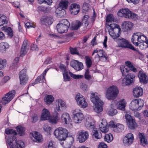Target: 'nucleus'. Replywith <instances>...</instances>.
<instances>
[{
    "mask_svg": "<svg viewBox=\"0 0 148 148\" xmlns=\"http://www.w3.org/2000/svg\"><path fill=\"white\" fill-rule=\"evenodd\" d=\"M108 26V27H110L108 30L110 35L117 43L119 47L129 49L133 47L132 45L130 44L127 40L123 38H119L121 32L119 25L115 23H112Z\"/></svg>",
    "mask_w": 148,
    "mask_h": 148,
    "instance_id": "nucleus-1",
    "label": "nucleus"
},
{
    "mask_svg": "<svg viewBox=\"0 0 148 148\" xmlns=\"http://www.w3.org/2000/svg\"><path fill=\"white\" fill-rule=\"evenodd\" d=\"M56 107L55 112L51 117L49 119V122L52 124H56L59 120L58 114L57 111L62 110L66 108V105L64 102L61 99H59L56 102Z\"/></svg>",
    "mask_w": 148,
    "mask_h": 148,
    "instance_id": "nucleus-2",
    "label": "nucleus"
},
{
    "mask_svg": "<svg viewBox=\"0 0 148 148\" xmlns=\"http://www.w3.org/2000/svg\"><path fill=\"white\" fill-rule=\"evenodd\" d=\"M94 120L88 118L85 122V125L86 128L89 130H93L92 138L94 140H97L101 138L102 136L101 133L98 132L95 127Z\"/></svg>",
    "mask_w": 148,
    "mask_h": 148,
    "instance_id": "nucleus-3",
    "label": "nucleus"
},
{
    "mask_svg": "<svg viewBox=\"0 0 148 148\" xmlns=\"http://www.w3.org/2000/svg\"><path fill=\"white\" fill-rule=\"evenodd\" d=\"M7 145L10 148H23L25 147L24 143L21 140L17 141L15 136H10L7 139L5 137Z\"/></svg>",
    "mask_w": 148,
    "mask_h": 148,
    "instance_id": "nucleus-4",
    "label": "nucleus"
},
{
    "mask_svg": "<svg viewBox=\"0 0 148 148\" xmlns=\"http://www.w3.org/2000/svg\"><path fill=\"white\" fill-rule=\"evenodd\" d=\"M68 131L66 129L59 127L54 132L56 137L60 140H64L68 136Z\"/></svg>",
    "mask_w": 148,
    "mask_h": 148,
    "instance_id": "nucleus-5",
    "label": "nucleus"
},
{
    "mask_svg": "<svg viewBox=\"0 0 148 148\" xmlns=\"http://www.w3.org/2000/svg\"><path fill=\"white\" fill-rule=\"evenodd\" d=\"M118 93L117 87L116 86H112L109 88L107 90L106 97L108 100H113L116 97Z\"/></svg>",
    "mask_w": 148,
    "mask_h": 148,
    "instance_id": "nucleus-6",
    "label": "nucleus"
},
{
    "mask_svg": "<svg viewBox=\"0 0 148 148\" xmlns=\"http://www.w3.org/2000/svg\"><path fill=\"white\" fill-rule=\"evenodd\" d=\"M135 76L134 74L130 73L126 75L123 79L122 84L123 86L132 84L135 81Z\"/></svg>",
    "mask_w": 148,
    "mask_h": 148,
    "instance_id": "nucleus-7",
    "label": "nucleus"
},
{
    "mask_svg": "<svg viewBox=\"0 0 148 148\" xmlns=\"http://www.w3.org/2000/svg\"><path fill=\"white\" fill-rule=\"evenodd\" d=\"M16 91L14 90H12L7 93L5 96L2 98L1 103L2 104L5 105L10 101L14 97Z\"/></svg>",
    "mask_w": 148,
    "mask_h": 148,
    "instance_id": "nucleus-8",
    "label": "nucleus"
},
{
    "mask_svg": "<svg viewBox=\"0 0 148 148\" xmlns=\"http://www.w3.org/2000/svg\"><path fill=\"white\" fill-rule=\"evenodd\" d=\"M26 69H23L21 71L19 74L20 84L21 85H24L27 83L28 77L26 75Z\"/></svg>",
    "mask_w": 148,
    "mask_h": 148,
    "instance_id": "nucleus-9",
    "label": "nucleus"
},
{
    "mask_svg": "<svg viewBox=\"0 0 148 148\" xmlns=\"http://www.w3.org/2000/svg\"><path fill=\"white\" fill-rule=\"evenodd\" d=\"M61 119L62 122L66 125V126L69 128L72 127V120L71 119L69 114L65 112L63 113L61 117Z\"/></svg>",
    "mask_w": 148,
    "mask_h": 148,
    "instance_id": "nucleus-10",
    "label": "nucleus"
},
{
    "mask_svg": "<svg viewBox=\"0 0 148 148\" xmlns=\"http://www.w3.org/2000/svg\"><path fill=\"white\" fill-rule=\"evenodd\" d=\"M122 12L124 13V17L129 19L136 20L137 18V14L132 12L128 8L123 9Z\"/></svg>",
    "mask_w": 148,
    "mask_h": 148,
    "instance_id": "nucleus-11",
    "label": "nucleus"
},
{
    "mask_svg": "<svg viewBox=\"0 0 148 148\" xmlns=\"http://www.w3.org/2000/svg\"><path fill=\"white\" fill-rule=\"evenodd\" d=\"M75 99L78 105L82 108H85L87 106V103L84 97L79 94L77 95Z\"/></svg>",
    "mask_w": 148,
    "mask_h": 148,
    "instance_id": "nucleus-12",
    "label": "nucleus"
},
{
    "mask_svg": "<svg viewBox=\"0 0 148 148\" xmlns=\"http://www.w3.org/2000/svg\"><path fill=\"white\" fill-rule=\"evenodd\" d=\"M77 139L79 142L82 143L84 142L89 138V134L87 131L82 130L79 132L77 135Z\"/></svg>",
    "mask_w": 148,
    "mask_h": 148,
    "instance_id": "nucleus-13",
    "label": "nucleus"
},
{
    "mask_svg": "<svg viewBox=\"0 0 148 148\" xmlns=\"http://www.w3.org/2000/svg\"><path fill=\"white\" fill-rule=\"evenodd\" d=\"M134 140L133 134L129 133L123 138V142L125 145L129 146L132 143Z\"/></svg>",
    "mask_w": 148,
    "mask_h": 148,
    "instance_id": "nucleus-14",
    "label": "nucleus"
},
{
    "mask_svg": "<svg viewBox=\"0 0 148 148\" xmlns=\"http://www.w3.org/2000/svg\"><path fill=\"white\" fill-rule=\"evenodd\" d=\"M76 110H74L73 112L74 122L76 123H81L84 119V116L82 113L81 112H76Z\"/></svg>",
    "mask_w": 148,
    "mask_h": 148,
    "instance_id": "nucleus-15",
    "label": "nucleus"
},
{
    "mask_svg": "<svg viewBox=\"0 0 148 148\" xmlns=\"http://www.w3.org/2000/svg\"><path fill=\"white\" fill-rule=\"evenodd\" d=\"M138 77L140 83L143 84H146L148 81V77L142 71H140L138 73Z\"/></svg>",
    "mask_w": 148,
    "mask_h": 148,
    "instance_id": "nucleus-16",
    "label": "nucleus"
},
{
    "mask_svg": "<svg viewBox=\"0 0 148 148\" xmlns=\"http://www.w3.org/2000/svg\"><path fill=\"white\" fill-rule=\"evenodd\" d=\"M70 65L77 71H80L83 69L84 66L82 62L77 60H74L71 62Z\"/></svg>",
    "mask_w": 148,
    "mask_h": 148,
    "instance_id": "nucleus-17",
    "label": "nucleus"
},
{
    "mask_svg": "<svg viewBox=\"0 0 148 148\" xmlns=\"http://www.w3.org/2000/svg\"><path fill=\"white\" fill-rule=\"evenodd\" d=\"M40 23L42 25L48 26L53 23V19L51 17L44 16L40 19Z\"/></svg>",
    "mask_w": 148,
    "mask_h": 148,
    "instance_id": "nucleus-18",
    "label": "nucleus"
},
{
    "mask_svg": "<svg viewBox=\"0 0 148 148\" xmlns=\"http://www.w3.org/2000/svg\"><path fill=\"white\" fill-rule=\"evenodd\" d=\"M28 41L27 40H25L22 46L20 51L21 54L25 55L29 49V46L28 43Z\"/></svg>",
    "mask_w": 148,
    "mask_h": 148,
    "instance_id": "nucleus-19",
    "label": "nucleus"
},
{
    "mask_svg": "<svg viewBox=\"0 0 148 148\" xmlns=\"http://www.w3.org/2000/svg\"><path fill=\"white\" fill-rule=\"evenodd\" d=\"M133 92L134 97H138L141 96L143 93V89L140 87L134 88Z\"/></svg>",
    "mask_w": 148,
    "mask_h": 148,
    "instance_id": "nucleus-20",
    "label": "nucleus"
},
{
    "mask_svg": "<svg viewBox=\"0 0 148 148\" xmlns=\"http://www.w3.org/2000/svg\"><path fill=\"white\" fill-rule=\"evenodd\" d=\"M56 27L58 32L60 34L66 32L69 28L66 27V26H64L59 23L57 24Z\"/></svg>",
    "mask_w": 148,
    "mask_h": 148,
    "instance_id": "nucleus-21",
    "label": "nucleus"
},
{
    "mask_svg": "<svg viewBox=\"0 0 148 148\" xmlns=\"http://www.w3.org/2000/svg\"><path fill=\"white\" fill-rule=\"evenodd\" d=\"M90 99L91 101L95 104H98L99 103H101L103 102L100 99L99 97L95 93H92L90 96Z\"/></svg>",
    "mask_w": 148,
    "mask_h": 148,
    "instance_id": "nucleus-22",
    "label": "nucleus"
},
{
    "mask_svg": "<svg viewBox=\"0 0 148 148\" xmlns=\"http://www.w3.org/2000/svg\"><path fill=\"white\" fill-rule=\"evenodd\" d=\"M42 138V135L37 132H35L34 134H33L32 139L33 141L36 142H40Z\"/></svg>",
    "mask_w": 148,
    "mask_h": 148,
    "instance_id": "nucleus-23",
    "label": "nucleus"
},
{
    "mask_svg": "<svg viewBox=\"0 0 148 148\" xmlns=\"http://www.w3.org/2000/svg\"><path fill=\"white\" fill-rule=\"evenodd\" d=\"M82 24L79 21L77 20L71 25L70 28L73 30H78L82 26Z\"/></svg>",
    "mask_w": 148,
    "mask_h": 148,
    "instance_id": "nucleus-24",
    "label": "nucleus"
},
{
    "mask_svg": "<svg viewBox=\"0 0 148 148\" xmlns=\"http://www.w3.org/2000/svg\"><path fill=\"white\" fill-rule=\"evenodd\" d=\"M50 116V113L49 111L45 108L42 110V112L41 116V120H45L49 119Z\"/></svg>",
    "mask_w": 148,
    "mask_h": 148,
    "instance_id": "nucleus-25",
    "label": "nucleus"
},
{
    "mask_svg": "<svg viewBox=\"0 0 148 148\" xmlns=\"http://www.w3.org/2000/svg\"><path fill=\"white\" fill-rule=\"evenodd\" d=\"M138 100L134 99L133 100L130 104V109L132 110H138Z\"/></svg>",
    "mask_w": 148,
    "mask_h": 148,
    "instance_id": "nucleus-26",
    "label": "nucleus"
},
{
    "mask_svg": "<svg viewBox=\"0 0 148 148\" xmlns=\"http://www.w3.org/2000/svg\"><path fill=\"white\" fill-rule=\"evenodd\" d=\"M138 34V36L137 38V43L136 45V46H138L142 42L145 40L146 39L145 36L143 34L140 33H137Z\"/></svg>",
    "mask_w": 148,
    "mask_h": 148,
    "instance_id": "nucleus-27",
    "label": "nucleus"
},
{
    "mask_svg": "<svg viewBox=\"0 0 148 148\" xmlns=\"http://www.w3.org/2000/svg\"><path fill=\"white\" fill-rule=\"evenodd\" d=\"M69 3V1L68 0H61L59 4L60 7L59 8L65 11V10L67 8Z\"/></svg>",
    "mask_w": 148,
    "mask_h": 148,
    "instance_id": "nucleus-28",
    "label": "nucleus"
},
{
    "mask_svg": "<svg viewBox=\"0 0 148 148\" xmlns=\"http://www.w3.org/2000/svg\"><path fill=\"white\" fill-rule=\"evenodd\" d=\"M138 137L140 139L141 144L143 145L147 144V140L145 138V136L143 133L139 132L138 134Z\"/></svg>",
    "mask_w": 148,
    "mask_h": 148,
    "instance_id": "nucleus-29",
    "label": "nucleus"
},
{
    "mask_svg": "<svg viewBox=\"0 0 148 148\" xmlns=\"http://www.w3.org/2000/svg\"><path fill=\"white\" fill-rule=\"evenodd\" d=\"M123 24L124 26L125 30V31L131 30L133 26V24L129 21H125Z\"/></svg>",
    "mask_w": 148,
    "mask_h": 148,
    "instance_id": "nucleus-30",
    "label": "nucleus"
},
{
    "mask_svg": "<svg viewBox=\"0 0 148 148\" xmlns=\"http://www.w3.org/2000/svg\"><path fill=\"white\" fill-rule=\"evenodd\" d=\"M124 126L123 125L118 123L116 124V126L113 129V130L116 132H120L124 130Z\"/></svg>",
    "mask_w": 148,
    "mask_h": 148,
    "instance_id": "nucleus-31",
    "label": "nucleus"
},
{
    "mask_svg": "<svg viewBox=\"0 0 148 148\" xmlns=\"http://www.w3.org/2000/svg\"><path fill=\"white\" fill-rule=\"evenodd\" d=\"M103 103H99L98 104H96L95 105V107L94 108L95 111L97 113H99L101 112L103 110Z\"/></svg>",
    "mask_w": 148,
    "mask_h": 148,
    "instance_id": "nucleus-32",
    "label": "nucleus"
},
{
    "mask_svg": "<svg viewBox=\"0 0 148 148\" xmlns=\"http://www.w3.org/2000/svg\"><path fill=\"white\" fill-rule=\"evenodd\" d=\"M126 103L124 99H122L119 102V104L118 106V109H119L124 110L126 106Z\"/></svg>",
    "mask_w": 148,
    "mask_h": 148,
    "instance_id": "nucleus-33",
    "label": "nucleus"
},
{
    "mask_svg": "<svg viewBox=\"0 0 148 148\" xmlns=\"http://www.w3.org/2000/svg\"><path fill=\"white\" fill-rule=\"evenodd\" d=\"M0 51L2 52H5L9 47V45L7 42H2L0 44Z\"/></svg>",
    "mask_w": 148,
    "mask_h": 148,
    "instance_id": "nucleus-34",
    "label": "nucleus"
},
{
    "mask_svg": "<svg viewBox=\"0 0 148 148\" xmlns=\"http://www.w3.org/2000/svg\"><path fill=\"white\" fill-rule=\"evenodd\" d=\"M18 135L20 136H22L25 134V128L19 125L16 127Z\"/></svg>",
    "mask_w": 148,
    "mask_h": 148,
    "instance_id": "nucleus-35",
    "label": "nucleus"
},
{
    "mask_svg": "<svg viewBox=\"0 0 148 148\" xmlns=\"http://www.w3.org/2000/svg\"><path fill=\"white\" fill-rule=\"evenodd\" d=\"M145 38V40L142 42L141 43L138 45L142 49H145L148 47V39L146 36Z\"/></svg>",
    "mask_w": 148,
    "mask_h": 148,
    "instance_id": "nucleus-36",
    "label": "nucleus"
},
{
    "mask_svg": "<svg viewBox=\"0 0 148 148\" xmlns=\"http://www.w3.org/2000/svg\"><path fill=\"white\" fill-rule=\"evenodd\" d=\"M132 48H130V49L135 51L134 53V55L136 58H138L140 56L142 55V53L139 51L138 49L135 48L133 45H132Z\"/></svg>",
    "mask_w": 148,
    "mask_h": 148,
    "instance_id": "nucleus-37",
    "label": "nucleus"
},
{
    "mask_svg": "<svg viewBox=\"0 0 148 148\" xmlns=\"http://www.w3.org/2000/svg\"><path fill=\"white\" fill-rule=\"evenodd\" d=\"M54 97L51 95H47L46 96L45 99V101L48 104H50L53 101Z\"/></svg>",
    "mask_w": 148,
    "mask_h": 148,
    "instance_id": "nucleus-38",
    "label": "nucleus"
},
{
    "mask_svg": "<svg viewBox=\"0 0 148 148\" xmlns=\"http://www.w3.org/2000/svg\"><path fill=\"white\" fill-rule=\"evenodd\" d=\"M128 127L129 128L131 129H135L136 126V123L135 120L133 119L127 123Z\"/></svg>",
    "mask_w": 148,
    "mask_h": 148,
    "instance_id": "nucleus-39",
    "label": "nucleus"
},
{
    "mask_svg": "<svg viewBox=\"0 0 148 148\" xmlns=\"http://www.w3.org/2000/svg\"><path fill=\"white\" fill-rule=\"evenodd\" d=\"M120 70L123 76H125L126 74L130 72L129 69L124 66H120Z\"/></svg>",
    "mask_w": 148,
    "mask_h": 148,
    "instance_id": "nucleus-40",
    "label": "nucleus"
},
{
    "mask_svg": "<svg viewBox=\"0 0 148 148\" xmlns=\"http://www.w3.org/2000/svg\"><path fill=\"white\" fill-rule=\"evenodd\" d=\"M5 132L7 134L13 135H11L12 136H15V135H16L17 134L16 131L12 129L5 130ZM10 136L11 135L9 136Z\"/></svg>",
    "mask_w": 148,
    "mask_h": 148,
    "instance_id": "nucleus-41",
    "label": "nucleus"
},
{
    "mask_svg": "<svg viewBox=\"0 0 148 148\" xmlns=\"http://www.w3.org/2000/svg\"><path fill=\"white\" fill-rule=\"evenodd\" d=\"M104 139L105 141H106L108 142H110L113 139L112 134H106Z\"/></svg>",
    "mask_w": 148,
    "mask_h": 148,
    "instance_id": "nucleus-42",
    "label": "nucleus"
},
{
    "mask_svg": "<svg viewBox=\"0 0 148 148\" xmlns=\"http://www.w3.org/2000/svg\"><path fill=\"white\" fill-rule=\"evenodd\" d=\"M5 31L7 33L8 35L10 38H12L13 36V30L10 27L5 28Z\"/></svg>",
    "mask_w": 148,
    "mask_h": 148,
    "instance_id": "nucleus-43",
    "label": "nucleus"
},
{
    "mask_svg": "<svg viewBox=\"0 0 148 148\" xmlns=\"http://www.w3.org/2000/svg\"><path fill=\"white\" fill-rule=\"evenodd\" d=\"M86 63L87 67L88 68H90L92 64V62L91 59L88 56H86Z\"/></svg>",
    "mask_w": 148,
    "mask_h": 148,
    "instance_id": "nucleus-44",
    "label": "nucleus"
},
{
    "mask_svg": "<svg viewBox=\"0 0 148 148\" xmlns=\"http://www.w3.org/2000/svg\"><path fill=\"white\" fill-rule=\"evenodd\" d=\"M69 49L71 53V54H76L79 56L80 55V54L76 47L73 48L71 47H70Z\"/></svg>",
    "mask_w": 148,
    "mask_h": 148,
    "instance_id": "nucleus-45",
    "label": "nucleus"
},
{
    "mask_svg": "<svg viewBox=\"0 0 148 148\" xmlns=\"http://www.w3.org/2000/svg\"><path fill=\"white\" fill-rule=\"evenodd\" d=\"M137 36L138 34H137V33H134L133 35L132 38V42L135 46L136 45V44H137V42H136L137 41Z\"/></svg>",
    "mask_w": 148,
    "mask_h": 148,
    "instance_id": "nucleus-46",
    "label": "nucleus"
},
{
    "mask_svg": "<svg viewBox=\"0 0 148 148\" xmlns=\"http://www.w3.org/2000/svg\"><path fill=\"white\" fill-rule=\"evenodd\" d=\"M117 113V111L116 109L112 108L108 111V114L111 116L115 115Z\"/></svg>",
    "mask_w": 148,
    "mask_h": 148,
    "instance_id": "nucleus-47",
    "label": "nucleus"
},
{
    "mask_svg": "<svg viewBox=\"0 0 148 148\" xmlns=\"http://www.w3.org/2000/svg\"><path fill=\"white\" fill-rule=\"evenodd\" d=\"M64 26H66L68 27H69L70 26L69 22L66 19H63L60 22L58 23Z\"/></svg>",
    "mask_w": 148,
    "mask_h": 148,
    "instance_id": "nucleus-48",
    "label": "nucleus"
},
{
    "mask_svg": "<svg viewBox=\"0 0 148 148\" xmlns=\"http://www.w3.org/2000/svg\"><path fill=\"white\" fill-rule=\"evenodd\" d=\"M44 76L40 75L38 76L37 78L35 79L34 83H32V85L34 86L35 84H36L40 82L41 80H43L45 79L44 78Z\"/></svg>",
    "mask_w": 148,
    "mask_h": 148,
    "instance_id": "nucleus-49",
    "label": "nucleus"
},
{
    "mask_svg": "<svg viewBox=\"0 0 148 148\" xmlns=\"http://www.w3.org/2000/svg\"><path fill=\"white\" fill-rule=\"evenodd\" d=\"M69 74H70L71 77L72 78L76 79H79L82 78L83 77V76L80 75H76L74 74H73L71 72H69Z\"/></svg>",
    "mask_w": 148,
    "mask_h": 148,
    "instance_id": "nucleus-50",
    "label": "nucleus"
},
{
    "mask_svg": "<svg viewBox=\"0 0 148 148\" xmlns=\"http://www.w3.org/2000/svg\"><path fill=\"white\" fill-rule=\"evenodd\" d=\"M89 69H87L86 70L84 74L85 78L88 80H90L91 77L90 75L89 74Z\"/></svg>",
    "mask_w": 148,
    "mask_h": 148,
    "instance_id": "nucleus-51",
    "label": "nucleus"
},
{
    "mask_svg": "<svg viewBox=\"0 0 148 148\" xmlns=\"http://www.w3.org/2000/svg\"><path fill=\"white\" fill-rule=\"evenodd\" d=\"M6 65V60L0 58V70L3 69Z\"/></svg>",
    "mask_w": 148,
    "mask_h": 148,
    "instance_id": "nucleus-52",
    "label": "nucleus"
},
{
    "mask_svg": "<svg viewBox=\"0 0 148 148\" xmlns=\"http://www.w3.org/2000/svg\"><path fill=\"white\" fill-rule=\"evenodd\" d=\"M18 67V64L16 63H13L10 67V70L14 71L16 70Z\"/></svg>",
    "mask_w": 148,
    "mask_h": 148,
    "instance_id": "nucleus-53",
    "label": "nucleus"
},
{
    "mask_svg": "<svg viewBox=\"0 0 148 148\" xmlns=\"http://www.w3.org/2000/svg\"><path fill=\"white\" fill-rule=\"evenodd\" d=\"M80 10V8L70 10L71 11V14L73 15L77 14L79 12Z\"/></svg>",
    "mask_w": 148,
    "mask_h": 148,
    "instance_id": "nucleus-54",
    "label": "nucleus"
},
{
    "mask_svg": "<svg viewBox=\"0 0 148 148\" xmlns=\"http://www.w3.org/2000/svg\"><path fill=\"white\" fill-rule=\"evenodd\" d=\"M63 75L64 80L65 81H69L70 80V77L68 75L67 71L64 72Z\"/></svg>",
    "mask_w": 148,
    "mask_h": 148,
    "instance_id": "nucleus-55",
    "label": "nucleus"
},
{
    "mask_svg": "<svg viewBox=\"0 0 148 148\" xmlns=\"http://www.w3.org/2000/svg\"><path fill=\"white\" fill-rule=\"evenodd\" d=\"M99 128L101 131L102 132L106 133L108 132V130L107 128V126H102L101 125V126H99Z\"/></svg>",
    "mask_w": 148,
    "mask_h": 148,
    "instance_id": "nucleus-56",
    "label": "nucleus"
},
{
    "mask_svg": "<svg viewBox=\"0 0 148 148\" xmlns=\"http://www.w3.org/2000/svg\"><path fill=\"white\" fill-rule=\"evenodd\" d=\"M114 20L113 16L112 14H109L106 18V22H109L113 21Z\"/></svg>",
    "mask_w": 148,
    "mask_h": 148,
    "instance_id": "nucleus-57",
    "label": "nucleus"
},
{
    "mask_svg": "<svg viewBox=\"0 0 148 148\" xmlns=\"http://www.w3.org/2000/svg\"><path fill=\"white\" fill-rule=\"evenodd\" d=\"M3 18H4V17L3 16L0 17V27L8 22L7 21Z\"/></svg>",
    "mask_w": 148,
    "mask_h": 148,
    "instance_id": "nucleus-58",
    "label": "nucleus"
},
{
    "mask_svg": "<svg viewBox=\"0 0 148 148\" xmlns=\"http://www.w3.org/2000/svg\"><path fill=\"white\" fill-rule=\"evenodd\" d=\"M31 118L32 120V122L33 123H36L38 120V116L36 114H34L32 115Z\"/></svg>",
    "mask_w": 148,
    "mask_h": 148,
    "instance_id": "nucleus-59",
    "label": "nucleus"
},
{
    "mask_svg": "<svg viewBox=\"0 0 148 148\" xmlns=\"http://www.w3.org/2000/svg\"><path fill=\"white\" fill-rule=\"evenodd\" d=\"M10 79V77L8 76H5L1 81L0 84L1 85L3 84H4L6 83Z\"/></svg>",
    "mask_w": 148,
    "mask_h": 148,
    "instance_id": "nucleus-60",
    "label": "nucleus"
},
{
    "mask_svg": "<svg viewBox=\"0 0 148 148\" xmlns=\"http://www.w3.org/2000/svg\"><path fill=\"white\" fill-rule=\"evenodd\" d=\"M70 9L72 10L73 9H76L77 8H80V5L77 3H74L72 4L70 7Z\"/></svg>",
    "mask_w": 148,
    "mask_h": 148,
    "instance_id": "nucleus-61",
    "label": "nucleus"
},
{
    "mask_svg": "<svg viewBox=\"0 0 148 148\" xmlns=\"http://www.w3.org/2000/svg\"><path fill=\"white\" fill-rule=\"evenodd\" d=\"M138 110H140L144 105V101L142 100H138Z\"/></svg>",
    "mask_w": 148,
    "mask_h": 148,
    "instance_id": "nucleus-62",
    "label": "nucleus"
},
{
    "mask_svg": "<svg viewBox=\"0 0 148 148\" xmlns=\"http://www.w3.org/2000/svg\"><path fill=\"white\" fill-rule=\"evenodd\" d=\"M38 10L46 13L47 11V8L44 7L39 6L38 8Z\"/></svg>",
    "mask_w": 148,
    "mask_h": 148,
    "instance_id": "nucleus-63",
    "label": "nucleus"
},
{
    "mask_svg": "<svg viewBox=\"0 0 148 148\" xmlns=\"http://www.w3.org/2000/svg\"><path fill=\"white\" fill-rule=\"evenodd\" d=\"M48 148H56L55 145L53 143V142L52 140H51L49 142Z\"/></svg>",
    "mask_w": 148,
    "mask_h": 148,
    "instance_id": "nucleus-64",
    "label": "nucleus"
}]
</instances>
